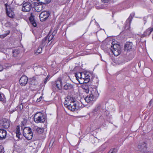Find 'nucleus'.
<instances>
[{"label":"nucleus","mask_w":153,"mask_h":153,"mask_svg":"<svg viewBox=\"0 0 153 153\" xmlns=\"http://www.w3.org/2000/svg\"><path fill=\"white\" fill-rule=\"evenodd\" d=\"M111 50L115 56H117L121 52V49L120 45L113 42L111 45Z\"/></svg>","instance_id":"1"},{"label":"nucleus","mask_w":153,"mask_h":153,"mask_svg":"<svg viewBox=\"0 0 153 153\" xmlns=\"http://www.w3.org/2000/svg\"><path fill=\"white\" fill-rule=\"evenodd\" d=\"M46 119V117L44 114L40 112L37 113L34 117V121L36 123H43Z\"/></svg>","instance_id":"2"},{"label":"nucleus","mask_w":153,"mask_h":153,"mask_svg":"<svg viewBox=\"0 0 153 153\" xmlns=\"http://www.w3.org/2000/svg\"><path fill=\"white\" fill-rule=\"evenodd\" d=\"M23 135L27 140H31L33 136V133L31 128L29 127H25L23 130Z\"/></svg>","instance_id":"3"},{"label":"nucleus","mask_w":153,"mask_h":153,"mask_svg":"<svg viewBox=\"0 0 153 153\" xmlns=\"http://www.w3.org/2000/svg\"><path fill=\"white\" fill-rule=\"evenodd\" d=\"M98 94L97 89L94 88L91 91V94L89 95H88L86 97L84 98V100L87 103L90 102L93 100L95 97L97 96Z\"/></svg>","instance_id":"4"},{"label":"nucleus","mask_w":153,"mask_h":153,"mask_svg":"<svg viewBox=\"0 0 153 153\" xmlns=\"http://www.w3.org/2000/svg\"><path fill=\"white\" fill-rule=\"evenodd\" d=\"M22 10L23 11L28 12L32 8V4L30 2L27 1L23 2Z\"/></svg>","instance_id":"5"},{"label":"nucleus","mask_w":153,"mask_h":153,"mask_svg":"<svg viewBox=\"0 0 153 153\" xmlns=\"http://www.w3.org/2000/svg\"><path fill=\"white\" fill-rule=\"evenodd\" d=\"M78 106L76 104V101L74 99V101L70 102L69 104L68 105V108L69 110L72 111H75L76 110L78 109Z\"/></svg>","instance_id":"6"},{"label":"nucleus","mask_w":153,"mask_h":153,"mask_svg":"<svg viewBox=\"0 0 153 153\" xmlns=\"http://www.w3.org/2000/svg\"><path fill=\"white\" fill-rule=\"evenodd\" d=\"M50 14L48 11L42 12L39 15L40 19L41 21L43 22L46 20L49 16Z\"/></svg>","instance_id":"7"},{"label":"nucleus","mask_w":153,"mask_h":153,"mask_svg":"<svg viewBox=\"0 0 153 153\" xmlns=\"http://www.w3.org/2000/svg\"><path fill=\"white\" fill-rule=\"evenodd\" d=\"M82 88L83 90V91L86 93H88L89 91H90L91 92V91H92L93 89L92 88L91 86L90 85H88L87 83H85L82 85Z\"/></svg>","instance_id":"8"},{"label":"nucleus","mask_w":153,"mask_h":153,"mask_svg":"<svg viewBox=\"0 0 153 153\" xmlns=\"http://www.w3.org/2000/svg\"><path fill=\"white\" fill-rule=\"evenodd\" d=\"M134 15V13L131 14L128 18L127 19L126 21V25L125 26V28L126 30L128 29L129 28L131 21L133 18V16Z\"/></svg>","instance_id":"9"},{"label":"nucleus","mask_w":153,"mask_h":153,"mask_svg":"<svg viewBox=\"0 0 153 153\" xmlns=\"http://www.w3.org/2000/svg\"><path fill=\"white\" fill-rule=\"evenodd\" d=\"M28 78L25 75H23L20 78L19 82L22 86H25L27 84Z\"/></svg>","instance_id":"10"},{"label":"nucleus","mask_w":153,"mask_h":153,"mask_svg":"<svg viewBox=\"0 0 153 153\" xmlns=\"http://www.w3.org/2000/svg\"><path fill=\"white\" fill-rule=\"evenodd\" d=\"M0 126L5 128H8L10 126V123L7 120L4 119L0 120Z\"/></svg>","instance_id":"11"},{"label":"nucleus","mask_w":153,"mask_h":153,"mask_svg":"<svg viewBox=\"0 0 153 153\" xmlns=\"http://www.w3.org/2000/svg\"><path fill=\"white\" fill-rule=\"evenodd\" d=\"M6 10L7 15L10 18H13L14 16V12L10 9L8 10V7H9V6L7 4H5Z\"/></svg>","instance_id":"12"},{"label":"nucleus","mask_w":153,"mask_h":153,"mask_svg":"<svg viewBox=\"0 0 153 153\" xmlns=\"http://www.w3.org/2000/svg\"><path fill=\"white\" fill-rule=\"evenodd\" d=\"M53 86H56L58 89H61L62 88V82L60 78H59L56 81L55 84H53Z\"/></svg>","instance_id":"13"},{"label":"nucleus","mask_w":153,"mask_h":153,"mask_svg":"<svg viewBox=\"0 0 153 153\" xmlns=\"http://www.w3.org/2000/svg\"><path fill=\"white\" fill-rule=\"evenodd\" d=\"M7 136L6 131L4 129H0V140H2L5 138Z\"/></svg>","instance_id":"14"},{"label":"nucleus","mask_w":153,"mask_h":153,"mask_svg":"<svg viewBox=\"0 0 153 153\" xmlns=\"http://www.w3.org/2000/svg\"><path fill=\"white\" fill-rule=\"evenodd\" d=\"M32 130L35 133L41 134L43 132L44 130L43 128H40L38 126H34L32 128Z\"/></svg>","instance_id":"15"},{"label":"nucleus","mask_w":153,"mask_h":153,"mask_svg":"<svg viewBox=\"0 0 153 153\" xmlns=\"http://www.w3.org/2000/svg\"><path fill=\"white\" fill-rule=\"evenodd\" d=\"M133 44L132 42H127L125 44L124 48L125 51H130L132 49Z\"/></svg>","instance_id":"16"},{"label":"nucleus","mask_w":153,"mask_h":153,"mask_svg":"<svg viewBox=\"0 0 153 153\" xmlns=\"http://www.w3.org/2000/svg\"><path fill=\"white\" fill-rule=\"evenodd\" d=\"M42 7L41 4H39L38 3H36L35 4V10L37 12H39L42 10Z\"/></svg>","instance_id":"17"},{"label":"nucleus","mask_w":153,"mask_h":153,"mask_svg":"<svg viewBox=\"0 0 153 153\" xmlns=\"http://www.w3.org/2000/svg\"><path fill=\"white\" fill-rule=\"evenodd\" d=\"M153 30V29L152 28H149L147 29L143 34V37H145L149 35Z\"/></svg>","instance_id":"18"},{"label":"nucleus","mask_w":153,"mask_h":153,"mask_svg":"<svg viewBox=\"0 0 153 153\" xmlns=\"http://www.w3.org/2000/svg\"><path fill=\"white\" fill-rule=\"evenodd\" d=\"M74 101V98H71L70 99H68L65 101L64 102V105L66 107H68V105L70 104V102Z\"/></svg>","instance_id":"19"},{"label":"nucleus","mask_w":153,"mask_h":153,"mask_svg":"<svg viewBox=\"0 0 153 153\" xmlns=\"http://www.w3.org/2000/svg\"><path fill=\"white\" fill-rule=\"evenodd\" d=\"M13 56L14 57H16L20 54V51L18 49L13 50L12 51Z\"/></svg>","instance_id":"20"},{"label":"nucleus","mask_w":153,"mask_h":153,"mask_svg":"<svg viewBox=\"0 0 153 153\" xmlns=\"http://www.w3.org/2000/svg\"><path fill=\"white\" fill-rule=\"evenodd\" d=\"M16 136L19 139L20 138L19 135H21V133L20 132V127L19 126H17L16 128Z\"/></svg>","instance_id":"21"},{"label":"nucleus","mask_w":153,"mask_h":153,"mask_svg":"<svg viewBox=\"0 0 153 153\" xmlns=\"http://www.w3.org/2000/svg\"><path fill=\"white\" fill-rule=\"evenodd\" d=\"M73 86L68 83H67L64 86V89L67 90L68 89H70L73 88Z\"/></svg>","instance_id":"22"},{"label":"nucleus","mask_w":153,"mask_h":153,"mask_svg":"<svg viewBox=\"0 0 153 153\" xmlns=\"http://www.w3.org/2000/svg\"><path fill=\"white\" fill-rule=\"evenodd\" d=\"M83 82L85 83H87L90 81V76L87 73L86 74L85 78L84 79Z\"/></svg>","instance_id":"23"},{"label":"nucleus","mask_w":153,"mask_h":153,"mask_svg":"<svg viewBox=\"0 0 153 153\" xmlns=\"http://www.w3.org/2000/svg\"><path fill=\"white\" fill-rule=\"evenodd\" d=\"M48 39V37H45L42 40L40 46L42 47H44L46 44V42Z\"/></svg>","instance_id":"24"},{"label":"nucleus","mask_w":153,"mask_h":153,"mask_svg":"<svg viewBox=\"0 0 153 153\" xmlns=\"http://www.w3.org/2000/svg\"><path fill=\"white\" fill-rule=\"evenodd\" d=\"M46 37H48V44L51 41V42L50 44H49V45H50L51 43L52 42V40H53L54 39V35L53 34H51L50 35H48L47 36H46Z\"/></svg>","instance_id":"25"},{"label":"nucleus","mask_w":153,"mask_h":153,"mask_svg":"<svg viewBox=\"0 0 153 153\" xmlns=\"http://www.w3.org/2000/svg\"><path fill=\"white\" fill-rule=\"evenodd\" d=\"M29 19L32 25L34 27H36L37 25L36 24L33 19V18L32 17H30Z\"/></svg>","instance_id":"26"},{"label":"nucleus","mask_w":153,"mask_h":153,"mask_svg":"<svg viewBox=\"0 0 153 153\" xmlns=\"http://www.w3.org/2000/svg\"><path fill=\"white\" fill-rule=\"evenodd\" d=\"M81 72H77L75 74V76L76 79L78 80L79 79H81Z\"/></svg>","instance_id":"27"},{"label":"nucleus","mask_w":153,"mask_h":153,"mask_svg":"<svg viewBox=\"0 0 153 153\" xmlns=\"http://www.w3.org/2000/svg\"><path fill=\"white\" fill-rule=\"evenodd\" d=\"M5 99L4 95L3 94L0 93V101H4Z\"/></svg>","instance_id":"28"},{"label":"nucleus","mask_w":153,"mask_h":153,"mask_svg":"<svg viewBox=\"0 0 153 153\" xmlns=\"http://www.w3.org/2000/svg\"><path fill=\"white\" fill-rule=\"evenodd\" d=\"M51 0H42L41 4H45L49 3Z\"/></svg>","instance_id":"29"},{"label":"nucleus","mask_w":153,"mask_h":153,"mask_svg":"<svg viewBox=\"0 0 153 153\" xmlns=\"http://www.w3.org/2000/svg\"><path fill=\"white\" fill-rule=\"evenodd\" d=\"M43 48L40 46L37 50V52L39 54L41 53L42 52V48Z\"/></svg>","instance_id":"30"},{"label":"nucleus","mask_w":153,"mask_h":153,"mask_svg":"<svg viewBox=\"0 0 153 153\" xmlns=\"http://www.w3.org/2000/svg\"><path fill=\"white\" fill-rule=\"evenodd\" d=\"M87 73L86 72H81V79L84 80L85 78L86 74H87Z\"/></svg>","instance_id":"31"},{"label":"nucleus","mask_w":153,"mask_h":153,"mask_svg":"<svg viewBox=\"0 0 153 153\" xmlns=\"http://www.w3.org/2000/svg\"><path fill=\"white\" fill-rule=\"evenodd\" d=\"M4 149L3 146H0V153H4Z\"/></svg>","instance_id":"32"},{"label":"nucleus","mask_w":153,"mask_h":153,"mask_svg":"<svg viewBox=\"0 0 153 153\" xmlns=\"http://www.w3.org/2000/svg\"><path fill=\"white\" fill-rule=\"evenodd\" d=\"M49 77L50 75H48L45 79L44 82V84L45 85L46 84L47 81L48 80V78H49Z\"/></svg>","instance_id":"33"},{"label":"nucleus","mask_w":153,"mask_h":153,"mask_svg":"<svg viewBox=\"0 0 153 153\" xmlns=\"http://www.w3.org/2000/svg\"><path fill=\"white\" fill-rule=\"evenodd\" d=\"M100 106H97V107H96L94 110V113L95 112H97L100 109Z\"/></svg>","instance_id":"34"},{"label":"nucleus","mask_w":153,"mask_h":153,"mask_svg":"<svg viewBox=\"0 0 153 153\" xmlns=\"http://www.w3.org/2000/svg\"><path fill=\"white\" fill-rule=\"evenodd\" d=\"M141 148L143 149L146 148L147 146L145 143H144L142 145H141Z\"/></svg>","instance_id":"35"},{"label":"nucleus","mask_w":153,"mask_h":153,"mask_svg":"<svg viewBox=\"0 0 153 153\" xmlns=\"http://www.w3.org/2000/svg\"><path fill=\"white\" fill-rule=\"evenodd\" d=\"M32 81H35L36 80V77L35 76H34L30 79Z\"/></svg>","instance_id":"36"},{"label":"nucleus","mask_w":153,"mask_h":153,"mask_svg":"<svg viewBox=\"0 0 153 153\" xmlns=\"http://www.w3.org/2000/svg\"><path fill=\"white\" fill-rule=\"evenodd\" d=\"M103 2H104V3H108L109 1V0H101Z\"/></svg>","instance_id":"37"},{"label":"nucleus","mask_w":153,"mask_h":153,"mask_svg":"<svg viewBox=\"0 0 153 153\" xmlns=\"http://www.w3.org/2000/svg\"><path fill=\"white\" fill-rule=\"evenodd\" d=\"M42 97L41 96L39 99H37V102H39L42 100Z\"/></svg>","instance_id":"38"},{"label":"nucleus","mask_w":153,"mask_h":153,"mask_svg":"<svg viewBox=\"0 0 153 153\" xmlns=\"http://www.w3.org/2000/svg\"><path fill=\"white\" fill-rule=\"evenodd\" d=\"M3 69L2 66L0 64V72L2 71Z\"/></svg>","instance_id":"39"},{"label":"nucleus","mask_w":153,"mask_h":153,"mask_svg":"<svg viewBox=\"0 0 153 153\" xmlns=\"http://www.w3.org/2000/svg\"><path fill=\"white\" fill-rule=\"evenodd\" d=\"M153 102V100L152 99L149 102V104L150 105H151L152 102Z\"/></svg>","instance_id":"40"},{"label":"nucleus","mask_w":153,"mask_h":153,"mask_svg":"<svg viewBox=\"0 0 153 153\" xmlns=\"http://www.w3.org/2000/svg\"><path fill=\"white\" fill-rule=\"evenodd\" d=\"M108 153H114L113 150H111Z\"/></svg>","instance_id":"41"},{"label":"nucleus","mask_w":153,"mask_h":153,"mask_svg":"<svg viewBox=\"0 0 153 153\" xmlns=\"http://www.w3.org/2000/svg\"><path fill=\"white\" fill-rule=\"evenodd\" d=\"M9 33H10V31H8V32L6 34H4V35H5L4 36H6L7 35L9 34Z\"/></svg>","instance_id":"42"},{"label":"nucleus","mask_w":153,"mask_h":153,"mask_svg":"<svg viewBox=\"0 0 153 153\" xmlns=\"http://www.w3.org/2000/svg\"><path fill=\"white\" fill-rule=\"evenodd\" d=\"M122 63L121 62H118V64H121Z\"/></svg>","instance_id":"43"},{"label":"nucleus","mask_w":153,"mask_h":153,"mask_svg":"<svg viewBox=\"0 0 153 153\" xmlns=\"http://www.w3.org/2000/svg\"><path fill=\"white\" fill-rule=\"evenodd\" d=\"M9 9H10V6L9 7H8V10H9Z\"/></svg>","instance_id":"44"},{"label":"nucleus","mask_w":153,"mask_h":153,"mask_svg":"<svg viewBox=\"0 0 153 153\" xmlns=\"http://www.w3.org/2000/svg\"><path fill=\"white\" fill-rule=\"evenodd\" d=\"M23 1V2H24L25 1V0H22Z\"/></svg>","instance_id":"45"},{"label":"nucleus","mask_w":153,"mask_h":153,"mask_svg":"<svg viewBox=\"0 0 153 153\" xmlns=\"http://www.w3.org/2000/svg\"><path fill=\"white\" fill-rule=\"evenodd\" d=\"M16 4H17V5H18V4H17V3H16Z\"/></svg>","instance_id":"46"},{"label":"nucleus","mask_w":153,"mask_h":153,"mask_svg":"<svg viewBox=\"0 0 153 153\" xmlns=\"http://www.w3.org/2000/svg\"><path fill=\"white\" fill-rule=\"evenodd\" d=\"M14 1V0H13V1L12 2V3L13 2V1Z\"/></svg>","instance_id":"47"}]
</instances>
